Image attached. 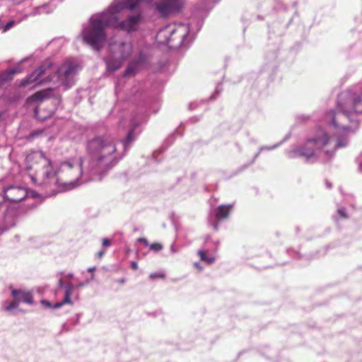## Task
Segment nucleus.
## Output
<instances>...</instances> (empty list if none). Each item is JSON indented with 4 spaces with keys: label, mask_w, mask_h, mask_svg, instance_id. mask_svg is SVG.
I'll use <instances>...</instances> for the list:
<instances>
[{
    "label": "nucleus",
    "mask_w": 362,
    "mask_h": 362,
    "mask_svg": "<svg viewBox=\"0 0 362 362\" xmlns=\"http://www.w3.org/2000/svg\"><path fill=\"white\" fill-rule=\"evenodd\" d=\"M86 161L71 159L61 163L58 170L42 151L36 152L33 158L40 165L35 174L30 175L33 183L51 186L61 185L74 189L90 180H101L103 176L123 158L110 135L95 136L86 141Z\"/></svg>",
    "instance_id": "1"
},
{
    "label": "nucleus",
    "mask_w": 362,
    "mask_h": 362,
    "mask_svg": "<svg viewBox=\"0 0 362 362\" xmlns=\"http://www.w3.org/2000/svg\"><path fill=\"white\" fill-rule=\"evenodd\" d=\"M153 0H123L115 1L107 10L93 15L90 18V25L83 28V39L94 49L98 51L106 40L105 27L119 29L128 33L136 30L141 18V14L129 16L125 21H119L118 15L124 9L132 10L141 2H151Z\"/></svg>",
    "instance_id": "2"
},
{
    "label": "nucleus",
    "mask_w": 362,
    "mask_h": 362,
    "mask_svg": "<svg viewBox=\"0 0 362 362\" xmlns=\"http://www.w3.org/2000/svg\"><path fill=\"white\" fill-rule=\"evenodd\" d=\"M359 114H362V90L356 86L339 95L336 110L327 112L325 121L349 140V134L358 128Z\"/></svg>",
    "instance_id": "3"
},
{
    "label": "nucleus",
    "mask_w": 362,
    "mask_h": 362,
    "mask_svg": "<svg viewBox=\"0 0 362 362\" xmlns=\"http://www.w3.org/2000/svg\"><path fill=\"white\" fill-rule=\"evenodd\" d=\"M348 144L347 138L341 136L337 131L335 130L334 136L330 138L324 130L319 129L314 137L308 139L303 146L290 151L288 157H302L306 161L314 162L317 156L313 150L315 148L319 159L325 163L334 157L337 149L346 147Z\"/></svg>",
    "instance_id": "4"
},
{
    "label": "nucleus",
    "mask_w": 362,
    "mask_h": 362,
    "mask_svg": "<svg viewBox=\"0 0 362 362\" xmlns=\"http://www.w3.org/2000/svg\"><path fill=\"white\" fill-rule=\"evenodd\" d=\"M52 66V64L50 62L42 64L22 80L20 86H26L33 83L35 86L43 83L52 82L55 88L63 87L64 90H67L74 84L75 76L78 71L77 63L67 60L53 74H50L49 69Z\"/></svg>",
    "instance_id": "5"
},
{
    "label": "nucleus",
    "mask_w": 362,
    "mask_h": 362,
    "mask_svg": "<svg viewBox=\"0 0 362 362\" xmlns=\"http://www.w3.org/2000/svg\"><path fill=\"white\" fill-rule=\"evenodd\" d=\"M189 32V28L183 25H168L159 30L156 36L157 42L167 45L171 49L183 46L185 38Z\"/></svg>",
    "instance_id": "6"
},
{
    "label": "nucleus",
    "mask_w": 362,
    "mask_h": 362,
    "mask_svg": "<svg viewBox=\"0 0 362 362\" xmlns=\"http://www.w3.org/2000/svg\"><path fill=\"white\" fill-rule=\"evenodd\" d=\"M110 54L105 58L107 70L112 72L119 69L123 61L129 57L133 51L131 42L123 40L115 41L111 39L110 42Z\"/></svg>",
    "instance_id": "7"
},
{
    "label": "nucleus",
    "mask_w": 362,
    "mask_h": 362,
    "mask_svg": "<svg viewBox=\"0 0 362 362\" xmlns=\"http://www.w3.org/2000/svg\"><path fill=\"white\" fill-rule=\"evenodd\" d=\"M183 4V0H161L156 4V10L163 17L179 12Z\"/></svg>",
    "instance_id": "8"
},
{
    "label": "nucleus",
    "mask_w": 362,
    "mask_h": 362,
    "mask_svg": "<svg viewBox=\"0 0 362 362\" xmlns=\"http://www.w3.org/2000/svg\"><path fill=\"white\" fill-rule=\"evenodd\" d=\"M27 196V190L21 186H9L3 190V194L0 195V203L4 199L12 202H18L24 199Z\"/></svg>",
    "instance_id": "9"
},
{
    "label": "nucleus",
    "mask_w": 362,
    "mask_h": 362,
    "mask_svg": "<svg viewBox=\"0 0 362 362\" xmlns=\"http://www.w3.org/2000/svg\"><path fill=\"white\" fill-rule=\"evenodd\" d=\"M147 58L143 54H140L139 57L135 59L133 62L129 64L126 69L124 76H128L130 75H134L136 72V71L139 69H141L146 64Z\"/></svg>",
    "instance_id": "10"
},
{
    "label": "nucleus",
    "mask_w": 362,
    "mask_h": 362,
    "mask_svg": "<svg viewBox=\"0 0 362 362\" xmlns=\"http://www.w3.org/2000/svg\"><path fill=\"white\" fill-rule=\"evenodd\" d=\"M141 122V118H137V116L134 115L130 120L131 129L129 130L126 138L122 141L124 151L127 149L129 144L135 139L134 129Z\"/></svg>",
    "instance_id": "11"
},
{
    "label": "nucleus",
    "mask_w": 362,
    "mask_h": 362,
    "mask_svg": "<svg viewBox=\"0 0 362 362\" xmlns=\"http://www.w3.org/2000/svg\"><path fill=\"white\" fill-rule=\"evenodd\" d=\"M233 207L232 204L221 205L218 207L214 208L211 211L209 218L214 216L217 221H221L228 218L229 216L230 210Z\"/></svg>",
    "instance_id": "12"
},
{
    "label": "nucleus",
    "mask_w": 362,
    "mask_h": 362,
    "mask_svg": "<svg viewBox=\"0 0 362 362\" xmlns=\"http://www.w3.org/2000/svg\"><path fill=\"white\" fill-rule=\"evenodd\" d=\"M12 296H13V298L16 300H18V302L19 303L21 302H23V303L31 305L33 303V295L29 291L13 289L12 290Z\"/></svg>",
    "instance_id": "13"
},
{
    "label": "nucleus",
    "mask_w": 362,
    "mask_h": 362,
    "mask_svg": "<svg viewBox=\"0 0 362 362\" xmlns=\"http://www.w3.org/2000/svg\"><path fill=\"white\" fill-rule=\"evenodd\" d=\"M74 286L68 283L64 286V303H67L68 304H71L72 301L71 300V296L74 291Z\"/></svg>",
    "instance_id": "14"
},
{
    "label": "nucleus",
    "mask_w": 362,
    "mask_h": 362,
    "mask_svg": "<svg viewBox=\"0 0 362 362\" xmlns=\"http://www.w3.org/2000/svg\"><path fill=\"white\" fill-rule=\"evenodd\" d=\"M21 71V69L18 67H13L4 71L2 75L3 80L9 81L13 78V76Z\"/></svg>",
    "instance_id": "15"
},
{
    "label": "nucleus",
    "mask_w": 362,
    "mask_h": 362,
    "mask_svg": "<svg viewBox=\"0 0 362 362\" xmlns=\"http://www.w3.org/2000/svg\"><path fill=\"white\" fill-rule=\"evenodd\" d=\"M47 90L37 92L34 95H33L30 99L33 101H42V100L47 97Z\"/></svg>",
    "instance_id": "16"
},
{
    "label": "nucleus",
    "mask_w": 362,
    "mask_h": 362,
    "mask_svg": "<svg viewBox=\"0 0 362 362\" xmlns=\"http://www.w3.org/2000/svg\"><path fill=\"white\" fill-rule=\"evenodd\" d=\"M198 253H199V257H200L202 260L205 261V262H208L209 264H211V263L214 262V258L211 257H207L206 256V251H205V250H199L198 252Z\"/></svg>",
    "instance_id": "17"
},
{
    "label": "nucleus",
    "mask_w": 362,
    "mask_h": 362,
    "mask_svg": "<svg viewBox=\"0 0 362 362\" xmlns=\"http://www.w3.org/2000/svg\"><path fill=\"white\" fill-rule=\"evenodd\" d=\"M19 305V303L18 302V300H16L14 298H13V300L9 303H8L5 307H4V309L7 311H10V310H12L15 308H17L18 306Z\"/></svg>",
    "instance_id": "18"
},
{
    "label": "nucleus",
    "mask_w": 362,
    "mask_h": 362,
    "mask_svg": "<svg viewBox=\"0 0 362 362\" xmlns=\"http://www.w3.org/2000/svg\"><path fill=\"white\" fill-rule=\"evenodd\" d=\"M279 144H275L274 146H262L260 148L259 151H258V153L255 155V158H257L258 157V156L259 155L260 152L263 150H272V149H274L275 148H276Z\"/></svg>",
    "instance_id": "19"
},
{
    "label": "nucleus",
    "mask_w": 362,
    "mask_h": 362,
    "mask_svg": "<svg viewBox=\"0 0 362 362\" xmlns=\"http://www.w3.org/2000/svg\"><path fill=\"white\" fill-rule=\"evenodd\" d=\"M49 11H46V6H42L38 8H37L35 11L34 14H41V13H48Z\"/></svg>",
    "instance_id": "20"
},
{
    "label": "nucleus",
    "mask_w": 362,
    "mask_h": 362,
    "mask_svg": "<svg viewBox=\"0 0 362 362\" xmlns=\"http://www.w3.org/2000/svg\"><path fill=\"white\" fill-rule=\"evenodd\" d=\"M149 247H150V249L151 250H153V251H156V252L160 251L162 249V247H163L160 244L157 243L151 244L149 245Z\"/></svg>",
    "instance_id": "21"
},
{
    "label": "nucleus",
    "mask_w": 362,
    "mask_h": 362,
    "mask_svg": "<svg viewBox=\"0 0 362 362\" xmlns=\"http://www.w3.org/2000/svg\"><path fill=\"white\" fill-rule=\"evenodd\" d=\"M16 22L14 21H8L3 28V32H6L9 29H11L14 25Z\"/></svg>",
    "instance_id": "22"
},
{
    "label": "nucleus",
    "mask_w": 362,
    "mask_h": 362,
    "mask_svg": "<svg viewBox=\"0 0 362 362\" xmlns=\"http://www.w3.org/2000/svg\"><path fill=\"white\" fill-rule=\"evenodd\" d=\"M337 214L340 216L341 218H346L347 217L345 212V209L344 207L339 208L337 210Z\"/></svg>",
    "instance_id": "23"
},
{
    "label": "nucleus",
    "mask_w": 362,
    "mask_h": 362,
    "mask_svg": "<svg viewBox=\"0 0 362 362\" xmlns=\"http://www.w3.org/2000/svg\"><path fill=\"white\" fill-rule=\"evenodd\" d=\"M43 132L42 130H37V131H34L33 132H31L29 135V138L30 139H33V138H35V137H37L39 135H40Z\"/></svg>",
    "instance_id": "24"
},
{
    "label": "nucleus",
    "mask_w": 362,
    "mask_h": 362,
    "mask_svg": "<svg viewBox=\"0 0 362 362\" xmlns=\"http://www.w3.org/2000/svg\"><path fill=\"white\" fill-rule=\"evenodd\" d=\"M149 277L151 279H154L156 278H163L164 277V274H160V273H152V274H150Z\"/></svg>",
    "instance_id": "25"
},
{
    "label": "nucleus",
    "mask_w": 362,
    "mask_h": 362,
    "mask_svg": "<svg viewBox=\"0 0 362 362\" xmlns=\"http://www.w3.org/2000/svg\"><path fill=\"white\" fill-rule=\"evenodd\" d=\"M356 161L358 165V169L362 172V153L357 157Z\"/></svg>",
    "instance_id": "26"
},
{
    "label": "nucleus",
    "mask_w": 362,
    "mask_h": 362,
    "mask_svg": "<svg viewBox=\"0 0 362 362\" xmlns=\"http://www.w3.org/2000/svg\"><path fill=\"white\" fill-rule=\"evenodd\" d=\"M68 304L67 303H64V300L62 302L56 303L52 306V308L57 309L61 308L63 305Z\"/></svg>",
    "instance_id": "27"
},
{
    "label": "nucleus",
    "mask_w": 362,
    "mask_h": 362,
    "mask_svg": "<svg viewBox=\"0 0 362 362\" xmlns=\"http://www.w3.org/2000/svg\"><path fill=\"white\" fill-rule=\"evenodd\" d=\"M102 245L103 247H109L110 245V240L107 238H104Z\"/></svg>",
    "instance_id": "28"
},
{
    "label": "nucleus",
    "mask_w": 362,
    "mask_h": 362,
    "mask_svg": "<svg viewBox=\"0 0 362 362\" xmlns=\"http://www.w3.org/2000/svg\"><path fill=\"white\" fill-rule=\"evenodd\" d=\"M41 303L43 305L46 306L47 308H52V303L50 302H49L47 300H42L41 301Z\"/></svg>",
    "instance_id": "29"
},
{
    "label": "nucleus",
    "mask_w": 362,
    "mask_h": 362,
    "mask_svg": "<svg viewBox=\"0 0 362 362\" xmlns=\"http://www.w3.org/2000/svg\"><path fill=\"white\" fill-rule=\"evenodd\" d=\"M138 242L143 243L146 246L148 245V241L145 238H139L138 239Z\"/></svg>",
    "instance_id": "30"
},
{
    "label": "nucleus",
    "mask_w": 362,
    "mask_h": 362,
    "mask_svg": "<svg viewBox=\"0 0 362 362\" xmlns=\"http://www.w3.org/2000/svg\"><path fill=\"white\" fill-rule=\"evenodd\" d=\"M132 268L134 270L138 269V264L136 262H131Z\"/></svg>",
    "instance_id": "31"
},
{
    "label": "nucleus",
    "mask_w": 362,
    "mask_h": 362,
    "mask_svg": "<svg viewBox=\"0 0 362 362\" xmlns=\"http://www.w3.org/2000/svg\"><path fill=\"white\" fill-rule=\"evenodd\" d=\"M58 285H59V286L60 288L64 286V281H63L62 278L59 279V282H58Z\"/></svg>",
    "instance_id": "32"
},
{
    "label": "nucleus",
    "mask_w": 362,
    "mask_h": 362,
    "mask_svg": "<svg viewBox=\"0 0 362 362\" xmlns=\"http://www.w3.org/2000/svg\"><path fill=\"white\" fill-rule=\"evenodd\" d=\"M105 254V251L104 250H100L98 252V257L99 258L102 257Z\"/></svg>",
    "instance_id": "33"
},
{
    "label": "nucleus",
    "mask_w": 362,
    "mask_h": 362,
    "mask_svg": "<svg viewBox=\"0 0 362 362\" xmlns=\"http://www.w3.org/2000/svg\"><path fill=\"white\" fill-rule=\"evenodd\" d=\"M125 279L124 278H122V279H119L118 280H117L116 281L118 283V284H122L125 282Z\"/></svg>",
    "instance_id": "34"
},
{
    "label": "nucleus",
    "mask_w": 362,
    "mask_h": 362,
    "mask_svg": "<svg viewBox=\"0 0 362 362\" xmlns=\"http://www.w3.org/2000/svg\"><path fill=\"white\" fill-rule=\"evenodd\" d=\"M213 227L215 230H218V223H213Z\"/></svg>",
    "instance_id": "35"
},
{
    "label": "nucleus",
    "mask_w": 362,
    "mask_h": 362,
    "mask_svg": "<svg viewBox=\"0 0 362 362\" xmlns=\"http://www.w3.org/2000/svg\"><path fill=\"white\" fill-rule=\"evenodd\" d=\"M95 267H90V268H88V272H93V271H95Z\"/></svg>",
    "instance_id": "36"
},
{
    "label": "nucleus",
    "mask_w": 362,
    "mask_h": 362,
    "mask_svg": "<svg viewBox=\"0 0 362 362\" xmlns=\"http://www.w3.org/2000/svg\"><path fill=\"white\" fill-rule=\"evenodd\" d=\"M326 185H327V187L329 189L332 187V184L330 182H329L328 181H326Z\"/></svg>",
    "instance_id": "37"
},
{
    "label": "nucleus",
    "mask_w": 362,
    "mask_h": 362,
    "mask_svg": "<svg viewBox=\"0 0 362 362\" xmlns=\"http://www.w3.org/2000/svg\"><path fill=\"white\" fill-rule=\"evenodd\" d=\"M170 250H171L172 252H176V250L175 249L174 245H171Z\"/></svg>",
    "instance_id": "38"
},
{
    "label": "nucleus",
    "mask_w": 362,
    "mask_h": 362,
    "mask_svg": "<svg viewBox=\"0 0 362 362\" xmlns=\"http://www.w3.org/2000/svg\"><path fill=\"white\" fill-rule=\"evenodd\" d=\"M221 84H218L216 87V93H218L219 91V88L221 87Z\"/></svg>",
    "instance_id": "39"
},
{
    "label": "nucleus",
    "mask_w": 362,
    "mask_h": 362,
    "mask_svg": "<svg viewBox=\"0 0 362 362\" xmlns=\"http://www.w3.org/2000/svg\"><path fill=\"white\" fill-rule=\"evenodd\" d=\"M73 276H74V275H73V274H72V273H70V274H67V277H68L69 279L72 278V277H73Z\"/></svg>",
    "instance_id": "40"
}]
</instances>
